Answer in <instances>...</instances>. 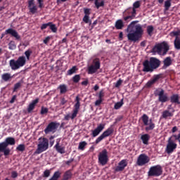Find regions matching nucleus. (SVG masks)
I'll use <instances>...</instances> for the list:
<instances>
[{"label": "nucleus", "mask_w": 180, "mask_h": 180, "mask_svg": "<svg viewBox=\"0 0 180 180\" xmlns=\"http://www.w3.org/2000/svg\"><path fill=\"white\" fill-rule=\"evenodd\" d=\"M150 135L148 134H145L141 135V140L142 141L143 144L145 146H148V141H150Z\"/></svg>", "instance_id": "obj_26"}, {"label": "nucleus", "mask_w": 180, "mask_h": 180, "mask_svg": "<svg viewBox=\"0 0 180 180\" xmlns=\"http://www.w3.org/2000/svg\"><path fill=\"white\" fill-rule=\"evenodd\" d=\"M139 8H140V1H135L134 4H133V8L132 9H139Z\"/></svg>", "instance_id": "obj_48"}, {"label": "nucleus", "mask_w": 180, "mask_h": 180, "mask_svg": "<svg viewBox=\"0 0 180 180\" xmlns=\"http://www.w3.org/2000/svg\"><path fill=\"white\" fill-rule=\"evenodd\" d=\"M174 44L176 50H180V37H175Z\"/></svg>", "instance_id": "obj_31"}, {"label": "nucleus", "mask_w": 180, "mask_h": 180, "mask_svg": "<svg viewBox=\"0 0 180 180\" xmlns=\"http://www.w3.org/2000/svg\"><path fill=\"white\" fill-rule=\"evenodd\" d=\"M171 103H174V105H180L179 94H173L170 96Z\"/></svg>", "instance_id": "obj_24"}, {"label": "nucleus", "mask_w": 180, "mask_h": 180, "mask_svg": "<svg viewBox=\"0 0 180 180\" xmlns=\"http://www.w3.org/2000/svg\"><path fill=\"white\" fill-rule=\"evenodd\" d=\"M171 8V0H167L165 1V11H169Z\"/></svg>", "instance_id": "obj_43"}, {"label": "nucleus", "mask_w": 180, "mask_h": 180, "mask_svg": "<svg viewBox=\"0 0 180 180\" xmlns=\"http://www.w3.org/2000/svg\"><path fill=\"white\" fill-rule=\"evenodd\" d=\"M123 105H124V103L123 102V99H121L120 101L115 103L114 105V109H115V110H118V109H120V108H122Z\"/></svg>", "instance_id": "obj_34"}, {"label": "nucleus", "mask_w": 180, "mask_h": 180, "mask_svg": "<svg viewBox=\"0 0 180 180\" xmlns=\"http://www.w3.org/2000/svg\"><path fill=\"white\" fill-rule=\"evenodd\" d=\"M60 176H61V172L60 171H56L53 173V175L49 180H58Z\"/></svg>", "instance_id": "obj_33"}, {"label": "nucleus", "mask_w": 180, "mask_h": 180, "mask_svg": "<svg viewBox=\"0 0 180 180\" xmlns=\"http://www.w3.org/2000/svg\"><path fill=\"white\" fill-rule=\"evenodd\" d=\"M148 162H150V157L144 153H142L138 157L136 165L139 167H143V165H146V164H148Z\"/></svg>", "instance_id": "obj_15"}, {"label": "nucleus", "mask_w": 180, "mask_h": 180, "mask_svg": "<svg viewBox=\"0 0 180 180\" xmlns=\"http://www.w3.org/2000/svg\"><path fill=\"white\" fill-rule=\"evenodd\" d=\"M115 132V129H113V126L111 125L110 127H108L105 131H103V133L101 134L100 136H98L96 141V144H99L102 140L104 139H106V137H109L110 136H112L113 133Z\"/></svg>", "instance_id": "obj_12"}, {"label": "nucleus", "mask_w": 180, "mask_h": 180, "mask_svg": "<svg viewBox=\"0 0 180 180\" xmlns=\"http://www.w3.org/2000/svg\"><path fill=\"white\" fill-rule=\"evenodd\" d=\"M9 65L13 71L19 70V68L26 65V57L22 56L18 57L17 60L11 59L9 61Z\"/></svg>", "instance_id": "obj_4"}, {"label": "nucleus", "mask_w": 180, "mask_h": 180, "mask_svg": "<svg viewBox=\"0 0 180 180\" xmlns=\"http://www.w3.org/2000/svg\"><path fill=\"white\" fill-rule=\"evenodd\" d=\"M102 102H103V99L98 98V100L96 101L95 105L99 106V105H101V103H102Z\"/></svg>", "instance_id": "obj_62"}, {"label": "nucleus", "mask_w": 180, "mask_h": 180, "mask_svg": "<svg viewBox=\"0 0 180 180\" xmlns=\"http://www.w3.org/2000/svg\"><path fill=\"white\" fill-rule=\"evenodd\" d=\"M172 36H175V37H179L180 34V30L179 31H173L171 32Z\"/></svg>", "instance_id": "obj_55"}, {"label": "nucleus", "mask_w": 180, "mask_h": 180, "mask_svg": "<svg viewBox=\"0 0 180 180\" xmlns=\"http://www.w3.org/2000/svg\"><path fill=\"white\" fill-rule=\"evenodd\" d=\"M37 1L39 4V8H40V9H42V8H44V0H37Z\"/></svg>", "instance_id": "obj_50"}, {"label": "nucleus", "mask_w": 180, "mask_h": 180, "mask_svg": "<svg viewBox=\"0 0 180 180\" xmlns=\"http://www.w3.org/2000/svg\"><path fill=\"white\" fill-rule=\"evenodd\" d=\"M155 96H158V101L161 102V103H165V102L169 101V97H168L167 94H165L164 89H161L160 91L156 90L155 91Z\"/></svg>", "instance_id": "obj_14"}, {"label": "nucleus", "mask_w": 180, "mask_h": 180, "mask_svg": "<svg viewBox=\"0 0 180 180\" xmlns=\"http://www.w3.org/2000/svg\"><path fill=\"white\" fill-rule=\"evenodd\" d=\"M162 175V167L158 165L150 167L148 172V176H161Z\"/></svg>", "instance_id": "obj_9"}, {"label": "nucleus", "mask_w": 180, "mask_h": 180, "mask_svg": "<svg viewBox=\"0 0 180 180\" xmlns=\"http://www.w3.org/2000/svg\"><path fill=\"white\" fill-rule=\"evenodd\" d=\"M172 116H174V114H172V112H169V110H168L163 111L162 114V117L163 119H167V117H172Z\"/></svg>", "instance_id": "obj_29"}, {"label": "nucleus", "mask_w": 180, "mask_h": 180, "mask_svg": "<svg viewBox=\"0 0 180 180\" xmlns=\"http://www.w3.org/2000/svg\"><path fill=\"white\" fill-rule=\"evenodd\" d=\"M46 113H49V108L41 107V115H46Z\"/></svg>", "instance_id": "obj_49"}, {"label": "nucleus", "mask_w": 180, "mask_h": 180, "mask_svg": "<svg viewBox=\"0 0 180 180\" xmlns=\"http://www.w3.org/2000/svg\"><path fill=\"white\" fill-rule=\"evenodd\" d=\"M142 122L143 123L144 126H148L145 128L146 131H150V130H154L155 129V124L153 122V120L150 119L149 120V124H148V115L146 114H143L141 117Z\"/></svg>", "instance_id": "obj_11"}, {"label": "nucleus", "mask_w": 180, "mask_h": 180, "mask_svg": "<svg viewBox=\"0 0 180 180\" xmlns=\"http://www.w3.org/2000/svg\"><path fill=\"white\" fill-rule=\"evenodd\" d=\"M155 83L154 82V81L153 79L148 81L147 83H146V87L147 88H150V86H153V85H154Z\"/></svg>", "instance_id": "obj_53"}, {"label": "nucleus", "mask_w": 180, "mask_h": 180, "mask_svg": "<svg viewBox=\"0 0 180 180\" xmlns=\"http://www.w3.org/2000/svg\"><path fill=\"white\" fill-rule=\"evenodd\" d=\"M47 150H49V139L47 138H39L37 148L34 154H41V153H44Z\"/></svg>", "instance_id": "obj_5"}, {"label": "nucleus", "mask_w": 180, "mask_h": 180, "mask_svg": "<svg viewBox=\"0 0 180 180\" xmlns=\"http://www.w3.org/2000/svg\"><path fill=\"white\" fill-rule=\"evenodd\" d=\"M68 101L67 100H65V98L63 97L60 98V105L63 106L64 105L65 103H67Z\"/></svg>", "instance_id": "obj_56"}, {"label": "nucleus", "mask_w": 180, "mask_h": 180, "mask_svg": "<svg viewBox=\"0 0 180 180\" xmlns=\"http://www.w3.org/2000/svg\"><path fill=\"white\" fill-rule=\"evenodd\" d=\"M122 84H123V80H122V79H120L115 83V88H119V86H120V85H122Z\"/></svg>", "instance_id": "obj_58"}, {"label": "nucleus", "mask_w": 180, "mask_h": 180, "mask_svg": "<svg viewBox=\"0 0 180 180\" xmlns=\"http://www.w3.org/2000/svg\"><path fill=\"white\" fill-rule=\"evenodd\" d=\"M50 25H51V22L42 24L41 26V30H44V29H47V27H50Z\"/></svg>", "instance_id": "obj_47"}, {"label": "nucleus", "mask_w": 180, "mask_h": 180, "mask_svg": "<svg viewBox=\"0 0 180 180\" xmlns=\"http://www.w3.org/2000/svg\"><path fill=\"white\" fill-rule=\"evenodd\" d=\"M58 126H60V123L56 122H50L46 129H44L45 134H49V133H56L57 129H58Z\"/></svg>", "instance_id": "obj_17"}, {"label": "nucleus", "mask_w": 180, "mask_h": 180, "mask_svg": "<svg viewBox=\"0 0 180 180\" xmlns=\"http://www.w3.org/2000/svg\"><path fill=\"white\" fill-rule=\"evenodd\" d=\"M146 30L148 36H153V32H154V27L153 25H148L146 27Z\"/></svg>", "instance_id": "obj_40"}, {"label": "nucleus", "mask_w": 180, "mask_h": 180, "mask_svg": "<svg viewBox=\"0 0 180 180\" xmlns=\"http://www.w3.org/2000/svg\"><path fill=\"white\" fill-rule=\"evenodd\" d=\"M127 160H122L118 163V166L116 167L115 171L116 172H120L124 170V168L127 167Z\"/></svg>", "instance_id": "obj_21"}, {"label": "nucleus", "mask_w": 180, "mask_h": 180, "mask_svg": "<svg viewBox=\"0 0 180 180\" xmlns=\"http://www.w3.org/2000/svg\"><path fill=\"white\" fill-rule=\"evenodd\" d=\"M164 67H169L172 64V60L171 59V57H167L163 60Z\"/></svg>", "instance_id": "obj_30"}, {"label": "nucleus", "mask_w": 180, "mask_h": 180, "mask_svg": "<svg viewBox=\"0 0 180 180\" xmlns=\"http://www.w3.org/2000/svg\"><path fill=\"white\" fill-rule=\"evenodd\" d=\"M142 71L143 72H153L154 70L160 68L161 60L157 58L151 57L149 60H145L143 63Z\"/></svg>", "instance_id": "obj_2"}, {"label": "nucleus", "mask_w": 180, "mask_h": 180, "mask_svg": "<svg viewBox=\"0 0 180 180\" xmlns=\"http://www.w3.org/2000/svg\"><path fill=\"white\" fill-rule=\"evenodd\" d=\"M21 86H22V83L20 82H18L15 84L14 88H13V92H16V91H18V89H19V88H20Z\"/></svg>", "instance_id": "obj_46"}, {"label": "nucleus", "mask_w": 180, "mask_h": 180, "mask_svg": "<svg viewBox=\"0 0 180 180\" xmlns=\"http://www.w3.org/2000/svg\"><path fill=\"white\" fill-rule=\"evenodd\" d=\"M176 147H178V145L171 141V138H169L165 148V153L169 155L172 154V153H174V150L176 149Z\"/></svg>", "instance_id": "obj_18"}, {"label": "nucleus", "mask_w": 180, "mask_h": 180, "mask_svg": "<svg viewBox=\"0 0 180 180\" xmlns=\"http://www.w3.org/2000/svg\"><path fill=\"white\" fill-rule=\"evenodd\" d=\"M103 96H105V93L103 92V90H101L98 94V99H103Z\"/></svg>", "instance_id": "obj_61"}, {"label": "nucleus", "mask_w": 180, "mask_h": 180, "mask_svg": "<svg viewBox=\"0 0 180 180\" xmlns=\"http://www.w3.org/2000/svg\"><path fill=\"white\" fill-rule=\"evenodd\" d=\"M1 79L4 81V82H8V81L12 79V76L11 75V73H4L1 75Z\"/></svg>", "instance_id": "obj_28"}, {"label": "nucleus", "mask_w": 180, "mask_h": 180, "mask_svg": "<svg viewBox=\"0 0 180 180\" xmlns=\"http://www.w3.org/2000/svg\"><path fill=\"white\" fill-rule=\"evenodd\" d=\"M9 50H15L16 49V44H15V41H11L8 44Z\"/></svg>", "instance_id": "obj_42"}, {"label": "nucleus", "mask_w": 180, "mask_h": 180, "mask_svg": "<svg viewBox=\"0 0 180 180\" xmlns=\"http://www.w3.org/2000/svg\"><path fill=\"white\" fill-rule=\"evenodd\" d=\"M84 16H89V15H91V9L89 8H84Z\"/></svg>", "instance_id": "obj_59"}, {"label": "nucleus", "mask_w": 180, "mask_h": 180, "mask_svg": "<svg viewBox=\"0 0 180 180\" xmlns=\"http://www.w3.org/2000/svg\"><path fill=\"white\" fill-rule=\"evenodd\" d=\"M168 51H169V45L168 44V42L165 41L157 44L153 48V52L158 53L159 56H165Z\"/></svg>", "instance_id": "obj_3"}, {"label": "nucleus", "mask_w": 180, "mask_h": 180, "mask_svg": "<svg viewBox=\"0 0 180 180\" xmlns=\"http://www.w3.org/2000/svg\"><path fill=\"white\" fill-rule=\"evenodd\" d=\"M95 6L97 9H99V8L105 6V1L102 0L100 3L98 0H95L94 1Z\"/></svg>", "instance_id": "obj_32"}, {"label": "nucleus", "mask_w": 180, "mask_h": 180, "mask_svg": "<svg viewBox=\"0 0 180 180\" xmlns=\"http://www.w3.org/2000/svg\"><path fill=\"white\" fill-rule=\"evenodd\" d=\"M60 93L65 94L68 91L67 86L65 84H61L59 86Z\"/></svg>", "instance_id": "obj_41"}, {"label": "nucleus", "mask_w": 180, "mask_h": 180, "mask_svg": "<svg viewBox=\"0 0 180 180\" xmlns=\"http://www.w3.org/2000/svg\"><path fill=\"white\" fill-rule=\"evenodd\" d=\"M81 101V98L79 96H76L75 102L76 103L74 105L73 112L72 115H67L65 116V120H70V118L72 120H74V118L77 117V115H78V112H79V108L81 106V103L79 102Z\"/></svg>", "instance_id": "obj_7"}, {"label": "nucleus", "mask_w": 180, "mask_h": 180, "mask_svg": "<svg viewBox=\"0 0 180 180\" xmlns=\"http://www.w3.org/2000/svg\"><path fill=\"white\" fill-rule=\"evenodd\" d=\"M71 178H72V172L71 169H69L64 173L63 177L61 180H69L71 179Z\"/></svg>", "instance_id": "obj_27"}, {"label": "nucleus", "mask_w": 180, "mask_h": 180, "mask_svg": "<svg viewBox=\"0 0 180 180\" xmlns=\"http://www.w3.org/2000/svg\"><path fill=\"white\" fill-rule=\"evenodd\" d=\"M16 141L13 137H7L5 141L0 143L3 150H4V155L6 157L11 154V149L8 148V146H15Z\"/></svg>", "instance_id": "obj_6"}, {"label": "nucleus", "mask_w": 180, "mask_h": 180, "mask_svg": "<svg viewBox=\"0 0 180 180\" xmlns=\"http://www.w3.org/2000/svg\"><path fill=\"white\" fill-rule=\"evenodd\" d=\"M16 151H20V153H23L25 150H26V146L25 144H20L16 147Z\"/></svg>", "instance_id": "obj_38"}, {"label": "nucleus", "mask_w": 180, "mask_h": 180, "mask_svg": "<svg viewBox=\"0 0 180 180\" xmlns=\"http://www.w3.org/2000/svg\"><path fill=\"white\" fill-rule=\"evenodd\" d=\"M72 82L74 84H78L79 81H81V75H75L72 78Z\"/></svg>", "instance_id": "obj_37"}, {"label": "nucleus", "mask_w": 180, "mask_h": 180, "mask_svg": "<svg viewBox=\"0 0 180 180\" xmlns=\"http://www.w3.org/2000/svg\"><path fill=\"white\" fill-rule=\"evenodd\" d=\"M50 174H51V172H50L49 169H46L42 174L43 178H49L50 176Z\"/></svg>", "instance_id": "obj_45"}, {"label": "nucleus", "mask_w": 180, "mask_h": 180, "mask_svg": "<svg viewBox=\"0 0 180 180\" xmlns=\"http://www.w3.org/2000/svg\"><path fill=\"white\" fill-rule=\"evenodd\" d=\"M136 23H139V20L132 21L126 29V32H128L127 37L129 41H134V43L139 41L143 37V34L144 33V30L140 25L135 26V31L131 30Z\"/></svg>", "instance_id": "obj_1"}, {"label": "nucleus", "mask_w": 180, "mask_h": 180, "mask_svg": "<svg viewBox=\"0 0 180 180\" xmlns=\"http://www.w3.org/2000/svg\"><path fill=\"white\" fill-rule=\"evenodd\" d=\"M83 22H84V23H89L91 22L89 20V15H84L83 18Z\"/></svg>", "instance_id": "obj_54"}, {"label": "nucleus", "mask_w": 180, "mask_h": 180, "mask_svg": "<svg viewBox=\"0 0 180 180\" xmlns=\"http://www.w3.org/2000/svg\"><path fill=\"white\" fill-rule=\"evenodd\" d=\"M28 8L32 15L37 12V6L34 4V0H28Z\"/></svg>", "instance_id": "obj_20"}, {"label": "nucleus", "mask_w": 180, "mask_h": 180, "mask_svg": "<svg viewBox=\"0 0 180 180\" xmlns=\"http://www.w3.org/2000/svg\"><path fill=\"white\" fill-rule=\"evenodd\" d=\"M88 143L86 141L79 142L78 150H82V151H84L85 150V147H86Z\"/></svg>", "instance_id": "obj_36"}, {"label": "nucleus", "mask_w": 180, "mask_h": 180, "mask_svg": "<svg viewBox=\"0 0 180 180\" xmlns=\"http://www.w3.org/2000/svg\"><path fill=\"white\" fill-rule=\"evenodd\" d=\"M54 139H56V136H51L49 138L50 142L49 144L51 146V147H53V146H54Z\"/></svg>", "instance_id": "obj_51"}, {"label": "nucleus", "mask_w": 180, "mask_h": 180, "mask_svg": "<svg viewBox=\"0 0 180 180\" xmlns=\"http://www.w3.org/2000/svg\"><path fill=\"white\" fill-rule=\"evenodd\" d=\"M172 137L174 138V140H178L180 144V133L178 135H172Z\"/></svg>", "instance_id": "obj_63"}, {"label": "nucleus", "mask_w": 180, "mask_h": 180, "mask_svg": "<svg viewBox=\"0 0 180 180\" xmlns=\"http://www.w3.org/2000/svg\"><path fill=\"white\" fill-rule=\"evenodd\" d=\"M6 34H11L12 37H15V40H20V35H19V33H18L16 30H13V28H8L6 30L4 33L1 34L0 39H4Z\"/></svg>", "instance_id": "obj_16"}, {"label": "nucleus", "mask_w": 180, "mask_h": 180, "mask_svg": "<svg viewBox=\"0 0 180 180\" xmlns=\"http://www.w3.org/2000/svg\"><path fill=\"white\" fill-rule=\"evenodd\" d=\"M11 178H13V179H15V178H18V172L13 171L11 172Z\"/></svg>", "instance_id": "obj_60"}, {"label": "nucleus", "mask_w": 180, "mask_h": 180, "mask_svg": "<svg viewBox=\"0 0 180 180\" xmlns=\"http://www.w3.org/2000/svg\"><path fill=\"white\" fill-rule=\"evenodd\" d=\"M89 81L88 79H86L84 81L82 82V85H84V86H86L88 85Z\"/></svg>", "instance_id": "obj_64"}, {"label": "nucleus", "mask_w": 180, "mask_h": 180, "mask_svg": "<svg viewBox=\"0 0 180 180\" xmlns=\"http://www.w3.org/2000/svg\"><path fill=\"white\" fill-rule=\"evenodd\" d=\"M56 151L59 154H65V146L60 145V141H57L56 144L54 146Z\"/></svg>", "instance_id": "obj_22"}, {"label": "nucleus", "mask_w": 180, "mask_h": 180, "mask_svg": "<svg viewBox=\"0 0 180 180\" xmlns=\"http://www.w3.org/2000/svg\"><path fill=\"white\" fill-rule=\"evenodd\" d=\"M123 14L124 15L123 20H124V22H127V23L130 22V20H133V19L136 18V15H137V13L136 9L129 7L124 11Z\"/></svg>", "instance_id": "obj_8"}, {"label": "nucleus", "mask_w": 180, "mask_h": 180, "mask_svg": "<svg viewBox=\"0 0 180 180\" xmlns=\"http://www.w3.org/2000/svg\"><path fill=\"white\" fill-rule=\"evenodd\" d=\"M39 103V98H36L35 100H33L31 103L28 105L27 108V112L28 113H31L32 111L36 108V105Z\"/></svg>", "instance_id": "obj_23"}, {"label": "nucleus", "mask_w": 180, "mask_h": 180, "mask_svg": "<svg viewBox=\"0 0 180 180\" xmlns=\"http://www.w3.org/2000/svg\"><path fill=\"white\" fill-rule=\"evenodd\" d=\"M160 78H161V75H155L153 76V78L152 79V80L155 84L157 82V81H158V79H160Z\"/></svg>", "instance_id": "obj_52"}, {"label": "nucleus", "mask_w": 180, "mask_h": 180, "mask_svg": "<svg viewBox=\"0 0 180 180\" xmlns=\"http://www.w3.org/2000/svg\"><path fill=\"white\" fill-rule=\"evenodd\" d=\"M115 27L117 30H122L124 27V23L122 19H119L115 22Z\"/></svg>", "instance_id": "obj_25"}, {"label": "nucleus", "mask_w": 180, "mask_h": 180, "mask_svg": "<svg viewBox=\"0 0 180 180\" xmlns=\"http://www.w3.org/2000/svg\"><path fill=\"white\" fill-rule=\"evenodd\" d=\"M101 69V60L96 58L93 60L92 65L88 68V74H95L98 70Z\"/></svg>", "instance_id": "obj_13"}, {"label": "nucleus", "mask_w": 180, "mask_h": 180, "mask_svg": "<svg viewBox=\"0 0 180 180\" xmlns=\"http://www.w3.org/2000/svg\"><path fill=\"white\" fill-rule=\"evenodd\" d=\"M105 126H106V124H100L97 126V127L94 130H91V137H97V136H99L101 133L105 129Z\"/></svg>", "instance_id": "obj_19"}, {"label": "nucleus", "mask_w": 180, "mask_h": 180, "mask_svg": "<svg viewBox=\"0 0 180 180\" xmlns=\"http://www.w3.org/2000/svg\"><path fill=\"white\" fill-rule=\"evenodd\" d=\"M49 29L53 32H57V27H56V25L53 24V22H51V24L49 25Z\"/></svg>", "instance_id": "obj_44"}, {"label": "nucleus", "mask_w": 180, "mask_h": 180, "mask_svg": "<svg viewBox=\"0 0 180 180\" xmlns=\"http://www.w3.org/2000/svg\"><path fill=\"white\" fill-rule=\"evenodd\" d=\"M98 162L99 165L105 167L108 162H109V156L108 155V150L103 149L101 152L98 153Z\"/></svg>", "instance_id": "obj_10"}, {"label": "nucleus", "mask_w": 180, "mask_h": 180, "mask_svg": "<svg viewBox=\"0 0 180 180\" xmlns=\"http://www.w3.org/2000/svg\"><path fill=\"white\" fill-rule=\"evenodd\" d=\"M50 40H51V37L48 36L46 37L44 39V44H49V41H50Z\"/></svg>", "instance_id": "obj_57"}, {"label": "nucleus", "mask_w": 180, "mask_h": 180, "mask_svg": "<svg viewBox=\"0 0 180 180\" xmlns=\"http://www.w3.org/2000/svg\"><path fill=\"white\" fill-rule=\"evenodd\" d=\"M77 71H78V68H77V66H73L71 69L68 70L67 75H72V74H75Z\"/></svg>", "instance_id": "obj_35"}, {"label": "nucleus", "mask_w": 180, "mask_h": 180, "mask_svg": "<svg viewBox=\"0 0 180 180\" xmlns=\"http://www.w3.org/2000/svg\"><path fill=\"white\" fill-rule=\"evenodd\" d=\"M32 53H33V51H32V49H30L25 51V56L27 60H30V56H32Z\"/></svg>", "instance_id": "obj_39"}]
</instances>
